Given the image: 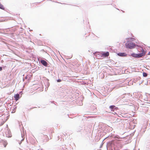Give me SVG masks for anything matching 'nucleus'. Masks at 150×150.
Wrapping results in <instances>:
<instances>
[{
    "label": "nucleus",
    "instance_id": "obj_17",
    "mask_svg": "<svg viewBox=\"0 0 150 150\" xmlns=\"http://www.w3.org/2000/svg\"><path fill=\"white\" fill-rule=\"evenodd\" d=\"M28 79V76H25L24 77V78H23V81H24V80L25 79Z\"/></svg>",
    "mask_w": 150,
    "mask_h": 150
},
{
    "label": "nucleus",
    "instance_id": "obj_22",
    "mask_svg": "<svg viewBox=\"0 0 150 150\" xmlns=\"http://www.w3.org/2000/svg\"><path fill=\"white\" fill-rule=\"evenodd\" d=\"M82 102H81V103L80 104V105H82Z\"/></svg>",
    "mask_w": 150,
    "mask_h": 150
},
{
    "label": "nucleus",
    "instance_id": "obj_7",
    "mask_svg": "<svg viewBox=\"0 0 150 150\" xmlns=\"http://www.w3.org/2000/svg\"><path fill=\"white\" fill-rule=\"evenodd\" d=\"M68 65H67V67L66 66V67L67 68L68 70H69L70 71V70L72 71V69L73 67V65L71 64H69Z\"/></svg>",
    "mask_w": 150,
    "mask_h": 150
},
{
    "label": "nucleus",
    "instance_id": "obj_14",
    "mask_svg": "<svg viewBox=\"0 0 150 150\" xmlns=\"http://www.w3.org/2000/svg\"><path fill=\"white\" fill-rule=\"evenodd\" d=\"M143 76L145 77H146L147 76V74L146 73L143 72Z\"/></svg>",
    "mask_w": 150,
    "mask_h": 150
},
{
    "label": "nucleus",
    "instance_id": "obj_5",
    "mask_svg": "<svg viewBox=\"0 0 150 150\" xmlns=\"http://www.w3.org/2000/svg\"><path fill=\"white\" fill-rule=\"evenodd\" d=\"M120 57H125L126 56L127 54L124 52L119 53L117 54Z\"/></svg>",
    "mask_w": 150,
    "mask_h": 150
},
{
    "label": "nucleus",
    "instance_id": "obj_2",
    "mask_svg": "<svg viewBox=\"0 0 150 150\" xmlns=\"http://www.w3.org/2000/svg\"><path fill=\"white\" fill-rule=\"evenodd\" d=\"M145 53H142L139 54H135L133 53L131 54V55L133 57L136 58H139L142 57L143 55H144Z\"/></svg>",
    "mask_w": 150,
    "mask_h": 150
},
{
    "label": "nucleus",
    "instance_id": "obj_18",
    "mask_svg": "<svg viewBox=\"0 0 150 150\" xmlns=\"http://www.w3.org/2000/svg\"><path fill=\"white\" fill-rule=\"evenodd\" d=\"M115 137L116 138H117V139H121V138H120L119 136H116Z\"/></svg>",
    "mask_w": 150,
    "mask_h": 150
},
{
    "label": "nucleus",
    "instance_id": "obj_23",
    "mask_svg": "<svg viewBox=\"0 0 150 150\" xmlns=\"http://www.w3.org/2000/svg\"><path fill=\"white\" fill-rule=\"evenodd\" d=\"M72 97L71 96L69 98L70 99H71L72 98Z\"/></svg>",
    "mask_w": 150,
    "mask_h": 150
},
{
    "label": "nucleus",
    "instance_id": "obj_3",
    "mask_svg": "<svg viewBox=\"0 0 150 150\" xmlns=\"http://www.w3.org/2000/svg\"><path fill=\"white\" fill-rule=\"evenodd\" d=\"M6 136L8 137H10L12 136L11 131L10 130L7 129L5 132Z\"/></svg>",
    "mask_w": 150,
    "mask_h": 150
},
{
    "label": "nucleus",
    "instance_id": "obj_25",
    "mask_svg": "<svg viewBox=\"0 0 150 150\" xmlns=\"http://www.w3.org/2000/svg\"><path fill=\"white\" fill-rule=\"evenodd\" d=\"M4 146L5 147L6 146V145H4Z\"/></svg>",
    "mask_w": 150,
    "mask_h": 150
},
{
    "label": "nucleus",
    "instance_id": "obj_24",
    "mask_svg": "<svg viewBox=\"0 0 150 150\" xmlns=\"http://www.w3.org/2000/svg\"><path fill=\"white\" fill-rule=\"evenodd\" d=\"M148 54H149V55L150 54V52H149Z\"/></svg>",
    "mask_w": 150,
    "mask_h": 150
},
{
    "label": "nucleus",
    "instance_id": "obj_1",
    "mask_svg": "<svg viewBox=\"0 0 150 150\" xmlns=\"http://www.w3.org/2000/svg\"><path fill=\"white\" fill-rule=\"evenodd\" d=\"M125 46L126 48L132 49L136 46V44L133 42H130L128 43H126L125 44Z\"/></svg>",
    "mask_w": 150,
    "mask_h": 150
},
{
    "label": "nucleus",
    "instance_id": "obj_21",
    "mask_svg": "<svg viewBox=\"0 0 150 150\" xmlns=\"http://www.w3.org/2000/svg\"><path fill=\"white\" fill-rule=\"evenodd\" d=\"M2 70V67H0V71H1Z\"/></svg>",
    "mask_w": 150,
    "mask_h": 150
},
{
    "label": "nucleus",
    "instance_id": "obj_13",
    "mask_svg": "<svg viewBox=\"0 0 150 150\" xmlns=\"http://www.w3.org/2000/svg\"><path fill=\"white\" fill-rule=\"evenodd\" d=\"M0 8L1 9H3V10L4 9V8L3 5H2V4H1L0 3Z\"/></svg>",
    "mask_w": 150,
    "mask_h": 150
},
{
    "label": "nucleus",
    "instance_id": "obj_4",
    "mask_svg": "<svg viewBox=\"0 0 150 150\" xmlns=\"http://www.w3.org/2000/svg\"><path fill=\"white\" fill-rule=\"evenodd\" d=\"M40 62L43 66L45 67H47L48 66V64L45 60L43 59L41 60L40 61Z\"/></svg>",
    "mask_w": 150,
    "mask_h": 150
},
{
    "label": "nucleus",
    "instance_id": "obj_19",
    "mask_svg": "<svg viewBox=\"0 0 150 150\" xmlns=\"http://www.w3.org/2000/svg\"><path fill=\"white\" fill-rule=\"evenodd\" d=\"M64 104V103L62 102H61L60 103V104L62 106H63V105Z\"/></svg>",
    "mask_w": 150,
    "mask_h": 150
},
{
    "label": "nucleus",
    "instance_id": "obj_12",
    "mask_svg": "<svg viewBox=\"0 0 150 150\" xmlns=\"http://www.w3.org/2000/svg\"><path fill=\"white\" fill-rule=\"evenodd\" d=\"M112 143L111 142H109L107 144V148H108V147H110V146L111 145Z\"/></svg>",
    "mask_w": 150,
    "mask_h": 150
},
{
    "label": "nucleus",
    "instance_id": "obj_16",
    "mask_svg": "<svg viewBox=\"0 0 150 150\" xmlns=\"http://www.w3.org/2000/svg\"><path fill=\"white\" fill-rule=\"evenodd\" d=\"M57 82H59L61 81V80L60 79H58L57 80Z\"/></svg>",
    "mask_w": 150,
    "mask_h": 150
},
{
    "label": "nucleus",
    "instance_id": "obj_15",
    "mask_svg": "<svg viewBox=\"0 0 150 150\" xmlns=\"http://www.w3.org/2000/svg\"><path fill=\"white\" fill-rule=\"evenodd\" d=\"M16 107H15L14 109H13V111H12V113H13V112H15V111H16Z\"/></svg>",
    "mask_w": 150,
    "mask_h": 150
},
{
    "label": "nucleus",
    "instance_id": "obj_11",
    "mask_svg": "<svg viewBox=\"0 0 150 150\" xmlns=\"http://www.w3.org/2000/svg\"><path fill=\"white\" fill-rule=\"evenodd\" d=\"M109 55V53L108 52H107L105 53H103V55L105 57H107Z\"/></svg>",
    "mask_w": 150,
    "mask_h": 150
},
{
    "label": "nucleus",
    "instance_id": "obj_20",
    "mask_svg": "<svg viewBox=\"0 0 150 150\" xmlns=\"http://www.w3.org/2000/svg\"><path fill=\"white\" fill-rule=\"evenodd\" d=\"M52 2H56V3H59L58 2H57V1H52ZM60 3V4H62L61 3ZM63 4H65L64 3H63Z\"/></svg>",
    "mask_w": 150,
    "mask_h": 150
},
{
    "label": "nucleus",
    "instance_id": "obj_9",
    "mask_svg": "<svg viewBox=\"0 0 150 150\" xmlns=\"http://www.w3.org/2000/svg\"><path fill=\"white\" fill-rule=\"evenodd\" d=\"M21 137L22 138V139L21 140V142H19V143L20 144H21V142L24 140L25 139L24 133V134H21Z\"/></svg>",
    "mask_w": 150,
    "mask_h": 150
},
{
    "label": "nucleus",
    "instance_id": "obj_8",
    "mask_svg": "<svg viewBox=\"0 0 150 150\" xmlns=\"http://www.w3.org/2000/svg\"><path fill=\"white\" fill-rule=\"evenodd\" d=\"M109 108L112 110H116L117 108L115 107V106L113 105H110L109 106Z\"/></svg>",
    "mask_w": 150,
    "mask_h": 150
},
{
    "label": "nucleus",
    "instance_id": "obj_6",
    "mask_svg": "<svg viewBox=\"0 0 150 150\" xmlns=\"http://www.w3.org/2000/svg\"><path fill=\"white\" fill-rule=\"evenodd\" d=\"M19 97L20 95L19 94H15L14 96V98L16 101H17L18 100Z\"/></svg>",
    "mask_w": 150,
    "mask_h": 150
},
{
    "label": "nucleus",
    "instance_id": "obj_10",
    "mask_svg": "<svg viewBox=\"0 0 150 150\" xmlns=\"http://www.w3.org/2000/svg\"><path fill=\"white\" fill-rule=\"evenodd\" d=\"M49 80L48 79H47V81H46L45 83V86H46L47 88L49 86H50V83L48 82Z\"/></svg>",
    "mask_w": 150,
    "mask_h": 150
}]
</instances>
